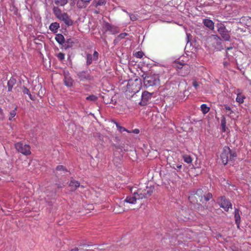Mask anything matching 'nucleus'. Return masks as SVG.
I'll use <instances>...</instances> for the list:
<instances>
[{"instance_id":"1","label":"nucleus","mask_w":251,"mask_h":251,"mask_svg":"<svg viewBox=\"0 0 251 251\" xmlns=\"http://www.w3.org/2000/svg\"><path fill=\"white\" fill-rule=\"evenodd\" d=\"M154 188L152 187H146V189H138L134 192L132 196H127L125 200L121 201V204L125 205V203L135 204L137 200H141L150 197L153 192Z\"/></svg>"},{"instance_id":"2","label":"nucleus","mask_w":251,"mask_h":251,"mask_svg":"<svg viewBox=\"0 0 251 251\" xmlns=\"http://www.w3.org/2000/svg\"><path fill=\"white\" fill-rule=\"evenodd\" d=\"M159 76L157 74H151L146 75L144 78V86L147 88L159 84Z\"/></svg>"},{"instance_id":"3","label":"nucleus","mask_w":251,"mask_h":251,"mask_svg":"<svg viewBox=\"0 0 251 251\" xmlns=\"http://www.w3.org/2000/svg\"><path fill=\"white\" fill-rule=\"evenodd\" d=\"M173 66L177 69V73L181 76L186 75L190 72L189 65L180 61L174 62Z\"/></svg>"},{"instance_id":"4","label":"nucleus","mask_w":251,"mask_h":251,"mask_svg":"<svg viewBox=\"0 0 251 251\" xmlns=\"http://www.w3.org/2000/svg\"><path fill=\"white\" fill-rule=\"evenodd\" d=\"M141 88L140 81L138 79H136L134 81L129 80L126 86V91L131 93L133 95L139 91Z\"/></svg>"},{"instance_id":"5","label":"nucleus","mask_w":251,"mask_h":251,"mask_svg":"<svg viewBox=\"0 0 251 251\" xmlns=\"http://www.w3.org/2000/svg\"><path fill=\"white\" fill-rule=\"evenodd\" d=\"M15 147L18 152L24 155H28L31 153L30 147L28 145L24 144L22 142H18L15 144Z\"/></svg>"},{"instance_id":"6","label":"nucleus","mask_w":251,"mask_h":251,"mask_svg":"<svg viewBox=\"0 0 251 251\" xmlns=\"http://www.w3.org/2000/svg\"><path fill=\"white\" fill-rule=\"evenodd\" d=\"M217 26L218 31L222 37L225 41H229L230 40V36L228 31L226 28V26L222 24H218Z\"/></svg>"},{"instance_id":"7","label":"nucleus","mask_w":251,"mask_h":251,"mask_svg":"<svg viewBox=\"0 0 251 251\" xmlns=\"http://www.w3.org/2000/svg\"><path fill=\"white\" fill-rule=\"evenodd\" d=\"M218 202L220 207L223 208L226 211H228L229 208H231V203L224 196L219 198L218 200Z\"/></svg>"},{"instance_id":"8","label":"nucleus","mask_w":251,"mask_h":251,"mask_svg":"<svg viewBox=\"0 0 251 251\" xmlns=\"http://www.w3.org/2000/svg\"><path fill=\"white\" fill-rule=\"evenodd\" d=\"M230 152V149L228 147H224L223 149V151L221 155V158L223 163L224 165H226L228 161L230 160L229 154Z\"/></svg>"},{"instance_id":"9","label":"nucleus","mask_w":251,"mask_h":251,"mask_svg":"<svg viewBox=\"0 0 251 251\" xmlns=\"http://www.w3.org/2000/svg\"><path fill=\"white\" fill-rule=\"evenodd\" d=\"M77 76L80 81H90L94 79L93 76L91 75L87 71H81L77 74Z\"/></svg>"},{"instance_id":"10","label":"nucleus","mask_w":251,"mask_h":251,"mask_svg":"<svg viewBox=\"0 0 251 251\" xmlns=\"http://www.w3.org/2000/svg\"><path fill=\"white\" fill-rule=\"evenodd\" d=\"M152 94L148 91H144L142 95L141 100L140 104L141 105L144 106L148 104L149 100L151 99Z\"/></svg>"},{"instance_id":"11","label":"nucleus","mask_w":251,"mask_h":251,"mask_svg":"<svg viewBox=\"0 0 251 251\" xmlns=\"http://www.w3.org/2000/svg\"><path fill=\"white\" fill-rule=\"evenodd\" d=\"M64 83L65 86L68 87H71L74 84V80L70 76L68 72H64Z\"/></svg>"},{"instance_id":"12","label":"nucleus","mask_w":251,"mask_h":251,"mask_svg":"<svg viewBox=\"0 0 251 251\" xmlns=\"http://www.w3.org/2000/svg\"><path fill=\"white\" fill-rule=\"evenodd\" d=\"M103 28L106 31H109L111 34H115L119 32L117 27L108 23H106L103 25Z\"/></svg>"},{"instance_id":"13","label":"nucleus","mask_w":251,"mask_h":251,"mask_svg":"<svg viewBox=\"0 0 251 251\" xmlns=\"http://www.w3.org/2000/svg\"><path fill=\"white\" fill-rule=\"evenodd\" d=\"M59 19L63 21L67 26H71L73 24V21L66 13H63V15L61 16Z\"/></svg>"},{"instance_id":"14","label":"nucleus","mask_w":251,"mask_h":251,"mask_svg":"<svg viewBox=\"0 0 251 251\" xmlns=\"http://www.w3.org/2000/svg\"><path fill=\"white\" fill-rule=\"evenodd\" d=\"M203 190L202 189H198L195 194L192 195L191 196H189L188 198L189 200L191 202H195V201L193 199L194 197H195V195L198 196L201 202H203Z\"/></svg>"},{"instance_id":"15","label":"nucleus","mask_w":251,"mask_h":251,"mask_svg":"<svg viewBox=\"0 0 251 251\" xmlns=\"http://www.w3.org/2000/svg\"><path fill=\"white\" fill-rule=\"evenodd\" d=\"M69 187L71 191H75L78 187H81L83 188V186H80V183L75 180H72L69 184Z\"/></svg>"},{"instance_id":"16","label":"nucleus","mask_w":251,"mask_h":251,"mask_svg":"<svg viewBox=\"0 0 251 251\" xmlns=\"http://www.w3.org/2000/svg\"><path fill=\"white\" fill-rule=\"evenodd\" d=\"M204 25L209 29L213 30L214 28V24L213 22L208 19H204L203 21Z\"/></svg>"},{"instance_id":"17","label":"nucleus","mask_w":251,"mask_h":251,"mask_svg":"<svg viewBox=\"0 0 251 251\" xmlns=\"http://www.w3.org/2000/svg\"><path fill=\"white\" fill-rule=\"evenodd\" d=\"M91 0H78L77 6L79 8H85Z\"/></svg>"},{"instance_id":"18","label":"nucleus","mask_w":251,"mask_h":251,"mask_svg":"<svg viewBox=\"0 0 251 251\" xmlns=\"http://www.w3.org/2000/svg\"><path fill=\"white\" fill-rule=\"evenodd\" d=\"M234 218L237 227L239 228V225L240 223V216L239 210L237 209H235L234 211Z\"/></svg>"},{"instance_id":"19","label":"nucleus","mask_w":251,"mask_h":251,"mask_svg":"<svg viewBox=\"0 0 251 251\" xmlns=\"http://www.w3.org/2000/svg\"><path fill=\"white\" fill-rule=\"evenodd\" d=\"M59 27V24L57 22H54L50 25L49 28L51 31L56 32Z\"/></svg>"},{"instance_id":"20","label":"nucleus","mask_w":251,"mask_h":251,"mask_svg":"<svg viewBox=\"0 0 251 251\" xmlns=\"http://www.w3.org/2000/svg\"><path fill=\"white\" fill-rule=\"evenodd\" d=\"M16 80L13 77H11L7 82L8 91H11L14 85L16 83Z\"/></svg>"},{"instance_id":"21","label":"nucleus","mask_w":251,"mask_h":251,"mask_svg":"<svg viewBox=\"0 0 251 251\" xmlns=\"http://www.w3.org/2000/svg\"><path fill=\"white\" fill-rule=\"evenodd\" d=\"M53 12L55 16L59 19V18L63 15L61 10L58 7H54L53 8Z\"/></svg>"},{"instance_id":"22","label":"nucleus","mask_w":251,"mask_h":251,"mask_svg":"<svg viewBox=\"0 0 251 251\" xmlns=\"http://www.w3.org/2000/svg\"><path fill=\"white\" fill-rule=\"evenodd\" d=\"M56 41L59 44H63L64 42V36L61 34H58L56 35L55 38Z\"/></svg>"},{"instance_id":"23","label":"nucleus","mask_w":251,"mask_h":251,"mask_svg":"<svg viewBox=\"0 0 251 251\" xmlns=\"http://www.w3.org/2000/svg\"><path fill=\"white\" fill-rule=\"evenodd\" d=\"M245 99V97L244 96V95H242L240 93H238L237 95L236 100V101L239 102V103H242L244 102Z\"/></svg>"},{"instance_id":"24","label":"nucleus","mask_w":251,"mask_h":251,"mask_svg":"<svg viewBox=\"0 0 251 251\" xmlns=\"http://www.w3.org/2000/svg\"><path fill=\"white\" fill-rule=\"evenodd\" d=\"M201 109L202 112L205 114L209 111L210 108L206 104H202L201 106Z\"/></svg>"},{"instance_id":"25","label":"nucleus","mask_w":251,"mask_h":251,"mask_svg":"<svg viewBox=\"0 0 251 251\" xmlns=\"http://www.w3.org/2000/svg\"><path fill=\"white\" fill-rule=\"evenodd\" d=\"M221 126L222 128V131H226V120L224 116L222 117L221 119Z\"/></svg>"},{"instance_id":"26","label":"nucleus","mask_w":251,"mask_h":251,"mask_svg":"<svg viewBox=\"0 0 251 251\" xmlns=\"http://www.w3.org/2000/svg\"><path fill=\"white\" fill-rule=\"evenodd\" d=\"M94 60L93 59V57L92 56V55L91 54H87L86 55V64H87V65H90L93 61Z\"/></svg>"},{"instance_id":"27","label":"nucleus","mask_w":251,"mask_h":251,"mask_svg":"<svg viewBox=\"0 0 251 251\" xmlns=\"http://www.w3.org/2000/svg\"><path fill=\"white\" fill-rule=\"evenodd\" d=\"M212 197L211 193H208L206 195L203 196V202L208 201Z\"/></svg>"},{"instance_id":"28","label":"nucleus","mask_w":251,"mask_h":251,"mask_svg":"<svg viewBox=\"0 0 251 251\" xmlns=\"http://www.w3.org/2000/svg\"><path fill=\"white\" fill-rule=\"evenodd\" d=\"M114 123L119 132L122 133L124 131H126V129L124 127L121 126L118 123L115 122Z\"/></svg>"},{"instance_id":"29","label":"nucleus","mask_w":251,"mask_h":251,"mask_svg":"<svg viewBox=\"0 0 251 251\" xmlns=\"http://www.w3.org/2000/svg\"><path fill=\"white\" fill-rule=\"evenodd\" d=\"M68 2V0H60L55 1V3L60 6H63L66 5Z\"/></svg>"},{"instance_id":"30","label":"nucleus","mask_w":251,"mask_h":251,"mask_svg":"<svg viewBox=\"0 0 251 251\" xmlns=\"http://www.w3.org/2000/svg\"><path fill=\"white\" fill-rule=\"evenodd\" d=\"M183 158L184 161L187 163H191L192 161V159L190 155H184Z\"/></svg>"},{"instance_id":"31","label":"nucleus","mask_w":251,"mask_h":251,"mask_svg":"<svg viewBox=\"0 0 251 251\" xmlns=\"http://www.w3.org/2000/svg\"><path fill=\"white\" fill-rule=\"evenodd\" d=\"M86 99L87 100L91 101H95L97 100L98 97L94 95H92L87 97Z\"/></svg>"},{"instance_id":"32","label":"nucleus","mask_w":251,"mask_h":251,"mask_svg":"<svg viewBox=\"0 0 251 251\" xmlns=\"http://www.w3.org/2000/svg\"><path fill=\"white\" fill-rule=\"evenodd\" d=\"M16 108L14 110H12V111H10V115L9 117V120L10 121L12 120V119L16 116Z\"/></svg>"},{"instance_id":"33","label":"nucleus","mask_w":251,"mask_h":251,"mask_svg":"<svg viewBox=\"0 0 251 251\" xmlns=\"http://www.w3.org/2000/svg\"><path fill=\"white\" fill-rule=\"evenodd\" d=\"M144 55V53H143V52H142L141 51H139L136 52L134 53V56L138 58H141Z\"/></svg>"},{"instance_id":"34","label":"nucleus","mask_w":251,"mask_h":251,"mask_svg":"<svg viewBox=\"0 0 251 251\" xmlns=\"http://www.w3.org/2000/svg\"><path fill=\"white\" fill-rule=\"evenodd\" d=\"M128 35L127 33H121L120 34H119L117 37V40H120L122 39H124L125 38L127 35Z\"/></svg>"},{"instance_id":"35","label":"nucleus","mask_w":251,"mask_h":251,"mask_svg":"<svg viewBox=\"0 0 251 251\" xmlns=\"http://www.w3.org/2000/svg\"><path fill=\"white\" fill-rule=\"evenodd\" d=\"M128 15L129 16L130 19L132 21H135L137 20V16L136 15L130 13H128Z\"/></svg>"},{"instance_id":"36","label":"nucleus","mask_w":251,"mask_h":251,"mask_svg":"<svg viewBox=\"0 0 251 251\" xmlns=\"http://www.w3.org/2000/svg\"><path fill=\"white\" fill-rule=\"evenodd\" d=\"M56 170L58 171L66 172L67 170L62 165H58L56 167Z\"/></svg>"},{"instance_id":"37","label":"nucleus","mask_w":251,"mask_h":251,"mask_svg":"<svg viewBox=\"0 0 251 251\" xmlns=\"http://www.w3.org/2000/svg\"><path fill=\"white\" fill-rule=\"evenodd\" d=\"M171 167L172 168H174L176 170H180L182 168V165L181 164H177V165L173 164Z\"/></svg>"},{"instance_id":"38","label":"nucleus","mask_w":251,"mask_h":251,"mask_svg":"<svg viewBox=\"0 0 251 251\" xmlns=\"http://www.w3.org/2000/svg\"><path fill=\"white\" fill-rule=\"evenodd\" d=\"M56 56L59 60H63L64 59L65 55L62 52H59L57 54Z\"/></svg>"},{"instance_id":"39","label":"nucleus","mask_w":251,"mask_h":251,"mask_svg":"<svg viewBox=\"0 0 251 251\" xmlns=\"http://www.w3.org/2000/svg\"><path fill=\"white\" fill-rule=\"evenodd\" d=\"M211 38H213L217 42H220L221 41V38L217 35H212Z\"/></svg>"},{"instance_id":"40","label":"nucleus","mask_w":251,"mask_h":251,"mask_svg":"<svg viewBox=\"0 0 251 251\" xmlns=\"http://www.w3.org/2000/svg\"><path fill=\"white\" fill-rule=\"evenodd\" d=\"M92 56L93 57L94 60H97L99 57V53L98 51H95Z\"/></svg>"},{"instance_id":"41","label":"nucleus","mask_w":251,"mask_h":251,"mask_svg":"<svg viewBox=\"0 0 251 251\" xmlns=\"http://www.w3.org/2000/svg\"><path fill=\"white\" fill-rule=\"evenodd\" d=\"M225 108L226 111H229L228 115L231 114V113L233 112V111L231 110V109L230 108V107L229 106H228L227 105H225Z\"/></svg>"},{"instance_id":"42","label":"nucleus","mask_w":251,"mask_h":251,"mask_svg":"<svg viewBox=\"0 0 251 251\" xmlns=\"http://www.w3.org/2000/svg\"><path fill=\"white\" fill-rule=\"evenodd\" d=\"M229 155L230 160L233 159V158H234V157H236V153H235V152H232L231 151H230V154H229Z\"/></svg>"},{"instance_id":"43","label":"nucleus","mask_w":251,"mask_h":251,"mask_svg":"<svg viewBox=\"0 0 251 251\" xmlns=\"http://www.w3.org/2000/svg\"><path fill=\"white\" fill-rule=\"evenodd\" d=\"M4 118V115L3 112V110L0 107V120H2Z\"/></svg>"},{"instance_id":"44","label":"nucleus","mask_w":251,"mask_h":251,"mask_svg":"<svg viewBox=\"0 0 251 251\" xmlns=\"http://www.w3.org/2000/svg\"><path fill=\"white\" fill-rule=\"evenodd\" d=\"M23 92L24 94H26L28 95H30V92H29V90L25 87H23Z\"/></svg>"},{"instance_id":"45","label":"nucleus","mask_w":251,"mask_h":251,"mask_svg":"<svg viewBox=\"0 0 251 251\" xmlns=\"http://www.w3.org/2000/svg\"><path fill=\"white\" fill-rule=\"evenodd\" d=\"M199 83L196 80H194L193 82V86L196 89H198V87L199 86Z\"/></svg>"},{"instance_id":"46","label":"nucleus","mask_w":251,"mask_h":251,"mask_svg":"<svg viewBox=\"0 0 251 251\" xmlns=\"http://www.w3.org/2000/svg\"><path fill=\"white\" fill-rule=\"evenodd\" d=\"M139 132L140 130L137 128L132 130V133H133L134 134H138L139 133Z\"/></svg>"},{"instance_id":"47","label":"nucleus","mask_w":251,"mask_h":251,"mask_svg":"<svg viewBox=\"0 0 251 251\" xmlns=\"http://www.w3.org/2000/svg\"><path fill=\"white\" fill-rule=\"evenodd\" d=\"M78 249L77 248H75L71 250V251H78Z\"/></svg>"},{"instance_id":"48","label":"nucleus","mask_w":251,"mask_h":251,"mask_svg":"<svg viewBox=\"0 0 251 251\" xmlns=\"http://www.w3.org/2000/svg\"><path fill=\"white\" fill-rule=\"evenodd\" d=\"M231 49H232V47H230L226 48V50H231Z\"/></svg>"},{"instance_id":"49","label":"nucleus","mask_w":251,"mask_h":251,"mask_svg":"<svg viewBox=\"0 0 251 251\" xmlns=\"http://www.w3.org/2000/svg\"><path fill=\"white\" fill-rule=\"evenodd\" d=\"M126 132H127V133H132V130H129L128 129H126Z\"/></svg>"},{"instance_id":"50","label":"nucleus","mask_w":251,"mask_h":251,"mask_svg":"<svg viewBox=\"0 0 251 251\" xmlns=\"http://www.w3.org/2000/svg\"><path fill=\"white\" fill-rule=\"evenodd\" d=\"M186 35H187V37L188 39H189V37L191 36L190 34L187 33Z\"/></svg>"},{"instance_id":"51","label":"nucleus","mask_w":251,"mask_h":251,"mask_svg":"<svg viewBox=\"0 0 251 251\" xmlns=\"http://www.w3.org/2000/svg\"><path fill=\"white\" fill-rule=\"evenodd\" d=\"M28 96L31 100H33L30 93V95H28Z\"/></svg>"},{"instance_id":"52","label":"nucleus","mask_w":251,"mask_h":251,"mask_svg":"<svg viewBox=\"0 0 251 251\" xmlns=\"http://www.w3.org/2000/svg\"><path fill=\"white\" fill-rule=\"evenodd\" d=\"M124 12H126L127 14H128V13H129L128 12H127L126 11V10H124Z\"/></svg>"}]
</instances>
